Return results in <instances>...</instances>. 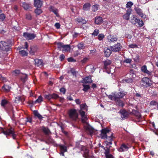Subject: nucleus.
<instances>
[{
	"instance_id": "1",
	"label": "nucleus",
	"mask_w": 158,
	"mask_h": 158,
	"mask_svg": "<svg viewBox=\"0 0 158 158\" xmlns=\"http://www.w3.org/2000/svg\"><path fill=\"white\" fill-rule=\"evenodd\" d=\"M86 106L85 103L82 104L80 105V109L78 110V112L81 117V121L83 123H86V121L88 120L87 115L85 112L83 110Z\"/></svg>"
},
{
	"instance_id": "2",
	"label": "nucleus",
	"mask_w": 158,
	"mask_h": 158,
	"mask_svg": "<svg viewBox=\"0 0 158 158\" xmlns=\"http://www.w3.org/2000/svg\"><path fill=\"white\" fill-rule=\"evenodd\" d=\"M127 94V93L126 92L121 91L118 92L112 93L111 94L108 96V98L110 99H121L125 96Z\"/></svg>"
},
{
	"instance_id": "3",
	"label": "nucleus",
	"mask_w": 158,
	"mask_h": 158,
	"mask_svg": "<svg viewBox=\"0 0 158 158\" xmlns=\"http://www.w3.org/2000/svg\"><path fill=\"white\" fill-rule=\"evenodd\" d=\"M1 129L3 130L2 133L6 135L7 137V136L11 135V136L13 139H16L17 135L15 134V132L13 128L11 127L9 129H7L6 131H4L2 128L0 127V130Z\"/></svg>"
},
{
	"instance_id": "4",
	"label": "nucleus",
	"mask_w": 158,
	"mask_h": 158,
	"mask_svg": "<svg viewBox=\"0 0 158 158\" xmlns=\"http://www.w3.org/2000/svg\"><path fill=\"white\" fill-rule=\"evenodd\" d=\"M41 130L45 135V139L47 140V141L51 143H52L53 142V140L51 138L49 135L51 133V131L47 127H46L43 126L41 128Z\"/></svg>"
},
{
	"instance_id": "5",
	"label": "nucleus",
	"mask_w": 158,
	"mask_h": 158,
	"mask_svg": "<svg viewBox=\"0 0 158 158\" xmlns=\"http://www.w3.org/2000/svg\"><path fill=\"white\" fill-rule=\"evenodd\" d=\"M69 118L73 121H76L78 118V114L75 109L70 110L69 112Z\"/></svg>"
},
{
	"instance_id": "6",
	"label": "nucleus",
	"mask_w": 158,
	"mask_h": 158,
	"mask_svg": "<svg viewBox=\"0 0 158 158\" xmlns=\"http://www.w3.org/2000/svg\"><path fill=\"white\" fill-rule=\"evenodd\" d=\"M11 49V47L9 46L8 44L5 41L0 42V49L3 51L8 52Z\"/></svg>"
},
{
	"instance_id": "7",
	"label": "nucleus",
	"mask_w": 158,
	"mask_h": 158,
	"mask_svg": "<svg viewBox=\"0 0 158 158\" xmlns=\"http://www.w3.org/2000/svg\"><path fill=\"white\" fill-rule=\"evenodd\" d=\"M122 46L120 43H117L112 46H110V48L112 51L115 52H118L121 50Z\"/></svg>"
},
{
	"instance_id": "8",
	"label": "nucleus",
	"mask_w": 158,
	"mask_h": 158,
	"mask_svg": "<svg viewBox=\"0 0 158 158\" xmlns=\"http://www.w3.org/2000/svg\"><path fill=\"white\" fill-rule=\"evenodd\" d=\"M110 132L111 133L110 130L108 128H106L102 129L101 130V134L100 136L102 139H105L107 138V136H108L107 134L109 133Z\"/></svg>"
},
{
	"instance_id": "9",
	"label": "nucleus",
	"mask_w": 158,
	"mask_h": 158,
	"mask_svg": "<svg viewBox=\"0 0 158 158\" xmlns=\"http://www.w3.org/2000/svg\"><path fill=\"white\" fill-rule=\"evenodd\" d=\"M119 113L121 114V117L123 119H127L129 116V113L125 109H121Z\"/></svg>"
},
{
	"instance_id": "10",
	"label": "nucleus",
	"mask_w": 158,
	"mask_h": 158,
	"mask_svg": "<svg viewBox=\"0 0 158 158\" xmlns=\"http://www.w3.org/2000/svg\"><path fill=\"white\" fill-rule=\"evenodd\" d=\"M141 81L143 86L145 87H148L151 85V84L150 83L149 79L147 77L143 78Z\"/></svg>"
},
{
	"instance_id": "11",
	"label": "nucleus",
	"mask_w": 158,
	"mask_h": 158,
	"mask_svg": "<svg viewBox=\"0 0 158 158\" xmlns=\"http://www.w3.org/2000/svg\"><path fill=\"white\" fill-rule=\"evenodd\" d=\"M23 36L27 40H31L34 39L36 35L33 33L24 32L23 33Z\"/></svg>"
},
{
	"instance_id": "12",
	"label": "nucleus",
	"mask_w": 158,
	"mask_h": 158,
	"mask_svg": "<svg viewBox=\"0 0 158 158\" xmlns=\"http://www.w3.org/2000/svg\"><path fill=\"white\" fill-rule=\"evenodd\" d=\"M135 10L136 13L142 18L145 19L146 17V15L143 13L142 10L139 7L135 8Z\"/></svg>"
},
{
	"instance_id": "13",
	"label": "nucleus",
	"mask_w": 158,
	"mask_h": 158,
	"mask_svg": "<svg viewBox=\"0 0 158 158\" xmlns=\"http://www.w3.org/2000/svg\"><path fill=\"white\" fill-rule=\"evenodd\" d=\"M128 145V144L126 145L124 143H122L120 147L118 149V151L120 152L127 151L129 148Z\"/></svg>"
},
{
	"instance_id": "14",
	"label": "nucleus",
	"mask_w": 158,
	"mask_h": 158,
	"mask_svg": "<svg viewBox=\"0 0 158 158\" xmlns=\"http://www.w3.org/2000/svg\"><path fill=\"white\" fill-rule=\"evenodd\" d=\"M111 100L115 102L116 106L123 107L124 106L123 101L119 99H111Z\"/></svg>"
},
{
	"instance_id": "15",
	"label": "nucleus",
	"mask_w": 158,
	"mask_h": 158,
	"mask_svg": "<svg viewBox=\"0 0 158 158\" xmlns=\"http://www.w3.org/2000/svg\"><path fill=\"white\" fill-rule=\"evenodd\" d=\"M115 138V137L113 136V134L111 133V134L110 136H107V138L106 139V142L107 143L106 145H107L109 144L111 145L112 144V141L113 140V138Z\"/></svg>"
},
{
	"instance_id": "16",
	"label": "nucleus",
	"mask_w": 158,
	"mask_h": 158,
	"mask_svg": "<svg viewBox=\"0 0 158 158\" xmlns=\"http://www.w3.org/2000/svg\"><path fill=\"white\" fill-rule=\"evenodd\" d=\"M30 50L29 51L30 54L31 55H34L38 49V47L36 46H31L30 48Z\"/></svg>"
},
{
	"instance_id": "17",
	"label": "nucleus",
	"mask_w": 158,
	"mask_h": 158,
	"mask_svg": "<svg viewBox=\"0 0 158 158\" xmlns=\"http://www.w3.org/2000/svg\"><path fill=\"white\" fill-rule=\"evenodd\" d=\"M35 64V66L39 67H42L44 65V63L42 60L36 59H34Z\"/></svg>"
},
{
	"instance_id": "18",
	"label": "nucleus",
	"mask_w": 158,
	"mask_h": 158,
	"mask_svg": "<svg viewBox=\"0 0 158 158\" xmlns=\"http://www.w3.org/2000/svg\"><path fill=\"white\" fill-rule=\"evenodd\" d=\"M43 4V1L41 0H34V6L37 8H40Z\"/></svg>"
},
{
	"instance_id": "19",
	"label": "nucleus",
	"mask_w": 158,
	"mask_h": 158,
	"mask_svg": "<svg viewBox=\"0 0 158 158\" xmlns=\"http://www.w3.org/2000/svg\"><path fill=\"white\" fill-rule=\"evenodd\" d=\"M112 50L108 48H104V54L106 56H109L112 53Z\"/></svg>"
},
{
	"instance_id": "20",
	"label": "nucleus",
	"mask_w": 158,
	"mask_h": 158,
	"mask_svg": "<svg viewBox=\"0 0 158 158\" xmlns=\"http://www.w3.org/2000/svg\"><path fill=\"white\" fill-rule=\"evenodd\" d=\"M103 19L101 17L98 16L95 18V23L96 24H101L103 23Z\"/></svg>"
},
{
	"instance_id": "21",
	"label": "nucleus",
	"mask_w": 158,
	"mask_h": 158,
	"mask_svg": "<svg viewBox=\"0 0 158 158\" xmlns=\"http://www.w3.org/2000/svg\"><path fill=\"white\" fill-rule=\"evenodd\" d=\"M107 39L110 42L116 41L118 40L117 38L113 35H109L107 36Z\"/></svg>"
},
{
	"instance_id": "22",
	"label": "nucleus",
	"mask_w": 158,
	"mask_h": 158,
	"mask_svg": "<svg viewBox=\"0 0 158 158\" xmlns=\"http://www.w3.org/2000/svg\"><path fill=\"white\" fill-rule=\"evenodd\" d=\"M11 87L9 85L4 84L2 87L3 90L6 93L9 92L10 91Z\"/></svg>"
},
{
	"instance_id": "23",
	"label": "nucleus",
	"mask_w": 158,
	"mask_h": 158,
	"mask_svg": "<svg viewBox=\"0 0 158 158\" xmlns=\"http://www.w3.org/2000/svg\"><path fill=\"white\" fill-rule=\"evenodd\" d=\"M20 6L23 7L24 10H27L31 8L30 5L25 2H21L20 4Z\"/></svg>"
},
{
	"instance_id": "24",
	"label": "nucleus",
	"mask_w": 158,
	"mask_h": 158,
	"mask_svg": "<svg viewBox=\"0 0 158 158\" xmlns=\"http://www.w3.org/2000/svg\"><path fill=\"white\" fill-rule=\"evenodd\" d=\"M49 10L50 11L53 12L56 15V17H59V16L58 10L53 6H51L50 7Z\"/></svg>"
},
{
	"instance_id": "25",
	"label": "nucleus",
	"mask_w": 158,
	"mask_h": 158,
	"mask_svg": "<svg viewBox=\"0 0 158 158\" xmlns=\"http://www.w3.org/2000/svg\"><path fill=\"white\" fill-rule=\"evenodd\" d=\"M141 70L143 72L147 73L148 75H151L152 74V72L148 70L147 69V66L145 65L143 66L141 68Z\"/></svg>"
},
{
	"instance_id": "26",
	"label": "nucleus",
	"mask_w": 158,
	"mask_h": 158,
	"mask_svg": "<svg viewBox=\"0 0 158 158\" xmlns=\"http://www.w3.org/2000/svg\"><path fill=\"white\" fill-rule=\"evenodd\" d=\"M131 113L138 118H140L141 117L140 113L136 110H132Z\"/></svg>"
},
{
	"instance_id": "27",
	"label": "nucleus",
	"mask_w": 158,
	"mask_h": 158,
	"mask_svg": "<svg viewBox=\"0 0 158 158\" xmlns=\"http://www.w3.org/2000/svg\"><path fill=\"white\" fill-rule=\"evenodd\" d=\"M83 81L82 83H91L92 81L91 78L89 77H86L83 78Z\"/></svg>"
},
{
	"instance_id": "28",
	"label": "nucleus",
	"mask_w": 158,
	"mask_h": 158,
	"mask_svg": "<svg viewBox=\"0 0 158 158\" xmlns=\"http://www.w3.org/2000/svg\"><path fill=\"white\" fill-rule=\"evenodd\" d=\"M138 19L134 15H132L130 20V22L133 24H135L137 23Z\"/></svg>"
},
{
	"instance_id": "29",
	"label": "nucleus",
	"mask_w": 158,
	"mask_h": 158,
	"mask_svg": "<svg viewBox=\"0 0 158 158\" xmlns=\"http://www.w3.org/2000/svg\"><path fill=\"white\" fill-rule=\"evenodd\" d=\"M33 113L34 116L35 117H37L40 120H41L43 118L42 116L38 112L37 110H34L33 111Z\"/></svg>"
},
{
	"instance_id": "30",
	"label": "nucleus",
	"mask_w": 158,
	"mask_h": 158,
	"mask_svg": "<svg viewBox=\"0 0 158 158\" xmlns=\"http://www.w3.org/2000/svg\"><path fill=\"white\" fill-rule=\"evenodd\" d=\"M103 62L104 65V68L106 69H107V66L111 64V61L110 60H106L103 61Z\"/></svg>"
},
{
	"instance_id": "31",
	"label": "nucleus",
	"mask_w": 158,
	"mask_h": 158,
	"mask_svg": "<svg viewBox=\"0 0 158 158\" xmlns=\"http://www.w3.org/2000/svg\"><path fill=\"white\" fill-rule=\"evenodd\" d=\"M28 78V76L27 74H24L20 76V79L24 83L27 80Z\"/></svg>"
},
{
	"instance_id": "32",
	"label": "nucleus",
	"mask_w": 158,
	"mask_h": 158,
	"mask_svg": "<svg viewBox=\"0 0 158 158\" xmlns=\"http://www.w3.org/2000/svg\"><path fill=\"white\" fill-rule=\"evenodd\" d=\"M70 47L69 45H64L63 49H62V51L68 52L70 51Z\"/></svg>"
},
{
	"instance_id": "33",
	"label": "nucleus",
	"mask_w": 158,
	"mask_h": 158,
	"mask_svg": "<svg viewBox=\"0 0 158 158\" xmlns=\"http://www.w3.org/2000/svg\"><path fill=\"white\" fill-rule=\"evenodd\" d=\"M64 44L61 42H59L57 43L58 49L60 50H62L64 46Z\"/></svg>"
},
{
	"instance_id": "34",
	"label": "nucleus",
	"mask_w": 158,
	"mask_h": 158,
	"mask_svg": "<svg viewBox=\"0 0 158 158\" xmlns=\"http://www.w3.org/2000/svg\"><path fill=\"white\" fill-rule=\"evenodd\" d=\"M9 102L6 99H2V100L1 103V106L4 107L5 106L9 103Z\"/></svg>"
},
{
	"instance_id": "35",
	"label": "nucleus",
	"mask_w": 158,
	"mask_h": 158,
	"mask_svg": "<svg viewBox=\"0 0 158 158\" xmlns=\"http://www.w3.org/2000/svg\"><path fill=\"white\" fill-rule=\"evenodd\" d=\"M19 53L22 56H27L28 54L27 52L24 50L20 51Z\"/></svg>"
},
{
	"instance_id": "36",
	"label": "nucleus",
	"mask_w": 158,
	"mask_h": 158,
	"mask_svg": "<svg viewBox=\"0 0 158 158\" xmlns=\"http://www.w3.org/2000/svg\"><path fill=\"white\" fill-rule=\"evenodd\" d=\"M90 5L89 3H85L84 4L83 6V9L84 10H87L89 9Z\"/></svg>"
},
{
	"instance_id": "37",
	"label": "nucleus",
	"mask_w": 158,
	"mask_h": 158,
	"mask_svg": "<svg viewBox=\"0 0 158 158\" xmlns=\"http://www.w3.org/2000/svg\"><path fill=\"white\" fill-rule=\"evenodd\" d=\"M40 8H36L34 11L35 13L37 15H39L42 12V10Z\"/></svg>"
},
{
	"instance_id": "38",
	"label": "nucleus",
	"mask_w": 158,
	"mask_h": 158,
	"mask_svg": "<svg viewBox=\"0 0 158 158\" xmlns=\"http://www.w3.org/2000/svg\"><path fill=\"white\" fill-rule=\"evenodd\" d=\"M135 71L132 69H131L129 72V74L131 76V77L132 78H135L136 77V75L135 73Z\"/></svg>"
},
{
	"instance_id": "39",
	"label": "nucleus",
	"mask_w": 158,
	"mask_h": 158,
	"mask_svg": "<svg viewBox=\"0 0 158 158\" xmlns=\"http://www.w3.org/2000/svg\"><path fill=\"white\" fill-rule=\"evenodd\" d=\"M83 86L84 88L83 89V90L85 92H87L88 90L90 89V87L89 85H83Z\"/></svg>"
},
{
	"instance_id": "40",
	"label": "nucleus",
	"mask_w": 158,
	"mask_h": 158,
	"mask_svg": "<svg viewBox=\"0 0 158 158\" xmlns=\"http://www.w3.org/2000/svg\"><path fill=\"white\" fill-rule=\"evenodd\" d=\"M6 15L4 13H1L0 14V22H2L6 18Z\"/></svg>"
},
{
	"instance_id": "41",
	"label": "nucleus",
	"mask_w": 158,
	"mask_h": 158,
	"mask_svg": "<svg viewBox=\"0 0 158 158\" xmlns=\"http://www.w3.org/2000/svg\"><path fill=\"white\" fill-rule=\"evenodd\" d=\"M22 102V99L20 96H17L15 98V102L16 103H18L20 102Z\"/></svg>"
},
{
	"instance_id": "42",
	"label": "nucleus",
	"mask_w": 158,
	"mask_h": 158,
	"mask_svg": "<svg viewBox=\"0 0 158 158\" xmlns=\"http://www.w3.org/2000/svg\"><path fill=\"white\" fill-rule=\"evenodd\" d=\"M77 46L78 48L80 50L83 49L85 48L84 45L82 43L78 44Z\"/></svg>"
},
{
	"instance_id": "43",
	"label": "nucleus",
	"mask_w": 158,
	"mask_h": 158,
	"mask_svg": "<svg viewBox=\"0 0 158 158\" xmlns=\"http://www.w3.org/2000/svg\"><path fill=\"white\" fill-rule=\"evenodd\" d=\"M43 98L42 96H39L38 98L35 101V102H36V103H40L41 102L43 101Z\"/></svg>"
},
{
	"instance_id": "44",
	"label": "nucleus",
	"mask_w": 158,
	"mask_h": 158,
	"mask_svg": "<svg viewBox=\"0 0 158 158\" xmlns=\"http://www.w3.org/2000/svg\"><path fill=\"white\" fill-rule=\"evenodd\" d=\"M60 148L61 150L62 151H64V152H66L67 151V147L64 145H60Z\"/></svg>"
},
{
	"instance_id": "45",
	"label": "nucleus",
	"mask_w": 158,
	"mask_h": 158,
	"mask_svg": "<svg viewBox=\"0 0 158 158\" xmlns=\"http://www.w3.org/2000/svg\"><path fill=\"white\" fill-rule=\"evenodd\" d=\"M84 157L86 158H88L89 157L88 151L87 150H85L84 153L83 154Z\"/></svg>"
},
{
	"instance_id": "46",
	"label": "nucleus",
	"mask_w": 158,
	"mask_h": 158,
	"mask_svg": "<svg viewBox=\"0 0 158 158\" xmlns=\"http://www.w3.org/2000/svg\"><path fill=\"white\" fill-rule=\"evenodd\" d=\"M131 77L125 79L124 80V81L128 83H132L133 82V80Z\"/></svg>"
},
{
	"instance_id": "47",
	"label": "nucleus",
	"mask_w": 158,
	"mask_h": 158,
	"mask_svg": "<svg viewBox=\"0 0 158 158\" xmlns=\"http://www.w3.org/2000/svg\"><path fill=\"white\" fill-rule=\"evenodd\" d=\"M99 32V30L98 29H95L94 30V32L92 34V35L94 36H97Z\"/></svg>"
},
{
	"instance_id": "48",
	"label": "nucleus",
	"mask_w": 158,
	"mask_h": 158,
	"mask_svg": "<svg viewBox=\"0 0 158 158\" xmlns=\"http://www.w3.org/2000/svg\"><path fill=\"white\" fill-rule=\"evenodd\" d=\"M99 5L97 4H96L95 5H93L92 6V9L93 11L94 12H95L98 10V9Z\"/></svg>"
},
{
	"instance_id": "49",
	"label": "nucleus",
	"mask_w": 158,
	"mask_h": 158,
	"mask_svg": "<svg viewBox=\"0 0 158 158\" xmlns=\"http://www.w3.org/2000/svg\"><path fill=\"white\" fill-rule=\"evenodd\" d=\"M139 27H142L144 24L143 21L142 20H140L139 19H138L137 23Z\"/></svg>"
},
{
	"instance_id": "50",
	"label": "nucleus",
	"mask_w": 158,
	"mask_h": 158,
	"mask_svg": "<svg viewBox=\"0 0 158 158\" xmlns=\"http://www.w3.org/2000/svg\"><path fill=\"white\" fill-rule=\"evenodd\" d=\"M133 5V3L131 2H127L126 5L127 8H131V6Z\"/></svg>"
},
{
	"instance_id": "51",
	"label": "nucleus",
	"mask_w": 158,
	"mask_h": 158,
	"mask_svg": "<svg viewBox=\"0 0 158 158\" xmlns=\"http://www.w3.org/2000/svg\"><path fill=\"white\" fill-rule=\"evenodd\" d=\"M105 37V36L103 34H99L98 37V39L99 40H102Z\"/></svg>"
},
{
	"instance_id": "52",
	"label": "nucleus",
	"mask_w": 158,
	"mask_h": 158,
	"mask_svg": "<svg viewBox=\"0 0 158 158\" xmlns=\"http://www.w3.org/2000/svg\"><path fill=\"white\" fill-rule=\"evenodd\" d=\"M26 18L27 19L31 20L32 19V16L29 13H27L26 15Z\"/></svg>"
},
{
	"instance_id": "53",
	"label": "nucleus",
	"mask_w": 158,
	"mask_h": 158,
	"mask_svg": "<svg viewBox=\"0 0 158 158\" xmlns=\"http://www.w3.org/2000/svg\"><path fill=\"white\" fill-rule=\"evenodd\" d=\"M129 16L130 15H129L126 14L123 15V17L124 19L128 20L129 19Z\"/></svg>"
},
{
	"instance_id": "54",
	"label": "nucleus",
	"mask_w": 158,
	"mask_h": 158,
	"mask_svg": "<svg viewBox=\"0 0 158 158\" xmlns=\"http://www.w3.org/2000/svg\"><path fill=\"white\" fill-rule=\"evenodd\" d=\"M158 102L155 100H152L150 102V104L151 106H156Z\"/></svg>"
},
{
	"instance_id": "55",
	"label": "nucleus",
	"mask_w": 158,
	"mask_h": 158,
	"mask_svg": "<svg viewBox=\"0 0 158 158\" xmlns=\"http://www.w3.org/2000/svg\"><path fill=\"white\" fill-rule=\"evenodd\" d=\"M70 72L73 75L76 77V74H77V72L74 69H71L70 70Z\"/></svg>"
},
{
	"instance_id": "56",
	"label": "nucleus",
	"mask_w": 158,
	"mask_h": 158,
	"mask_svg": "<svg viewBox=\"0 0 158 158\" xmlns=\"http://www.w3.org/2000/svg\"><path fill=\"white\" fill-rule=\"evenodd\" d=\"M132 60L131 59H126L123 61V63H131Z\"/></svg>"
},
{
	"instance_id": "57",
	"label": "nucleus",
	"mask_w": 158,
	"mask_h": 158,
	"mask_svg": "<svg viewBox=\"0 0 158 158\" xmlns=\"http://www.w3.org/2000/svg\"><path fill=\"white\" fill-rule=\"evenodd\" d=\"M52 98L53 99H56L59 98V96L57 94H56L55 93H53L52 94Z\"/></svg>"
},
{
	"instance_id": "58",
	"label": "nucleus",
	"mask_w": 158,
	"mask_h": 158,
	"mask_svg": "<svg viewBox=\"0 0 158 158\" xmlns=\"http://www.w3.org/2000/svg\"><path fill=\"white\" fill-rule=\"evenodd\" d=\"M0 81H2L3 82H6L7 81V79L6 77H2V76L0 75Z\"/></svg>"
},
{
	"instance_id": "59",
	"label": "nucleus",
	"mask_w": 158,
	"mask_h": 158,
	"mask_svg": "<svg viewBox=\"0 0 158 158\" xmlns=\"http://www.w3.org/2000/svg\"><path fill=\"white\" fill-rule=\"evenodd\" d=\"M110 152V148H107L105 150V156L106 155H108L109 154H109Z\"/></svg>"
},
{
	"instance_id": "60",
	"label": "nucleus",
	"mask_w": 158,
	"mask_h": 158,
	"mask_svg": "<svg viewBox=\"0 0 158 158\" xmlns=\"http://www.w3.org/2000/svg\"><path fill=\"white\" fill-rule=\"evenodd\" d=\"M138 46L137 45L134 44H131L129 45V48H138Z\"/></svg>"
},
{
	"instance_id": "61",
	"label": "nucleus",
	"mask_w": 158,
	"mask_h": 158,
	"mask_svg": "<svg viewBox=\"0 0 158 158\" xmlns=\"http://www.w3.org/2000/svg\"><path fill=\"white\" fill-rule=\"evenodd\" d=\"M67 60L69 62H75L76 61L75 59L71 57L69 58Z\"/></svg>"
},
{
	"instance_id": "62",
	"label": "nucleus",
	"mask_w": 158,
	"mask_h": 158,
	"mask_svg": "<svg viewBox=\"0 0 158 158\" xmlns=\"http://www.w3.org/2000/svg\"><path fill=\"white\" fill-rule=\"evenodd\" d=\"M45 98L46 99L48 100H50L52 98V94H49L48 95H45Z\"/></svg>"
},
{
	"instance_id": "63",
	"label": "nucleus",
	"mask_w": 158,
	"mask_h": 158,
	"mask_svg": "<svg viewBox=\"0 0 158 158\" xmlns=\"http://www.w3.org/2000/svg\"><path fill=\"white\" fill-rule=\"evenodd\" d=\"M139 55H136L135 58H134V60L137 62H139Z\"/></svg>"
},
{
	"instance_id": "64",
	"label": "nucleus",
	"mask_w": 158,
	"mask_h": 158,
	"mask_svg": "<svg viewBox=\"0 0 158 158\" xmlns=\"http://www.w3.org/2000/svg\"><path fill=\"white\" fill-rule=\"evenodd\" d=\"M132 10V9L131 8L127 9V10L126 14L130 15L131 14Z\"/></svg>"
}]
</instances>
